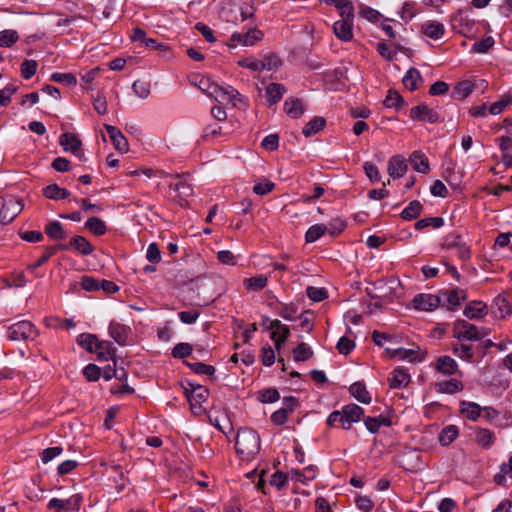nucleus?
<instances>
[{"label":"nucleus","mask_w":512,"mask_h":512,"mask_svg":"<svg viewBox=\"0 0 512 512\" xmlns=\"http://www.w3.org/2000/svg\"><path fill=\"white\" fill-rule=\"evenodd\" d=\"M235 449L242 460L249 461L253 459L260 450V438L258 434L248 428L238 430Z\"/></svg>","instance_id":"obj_1"},{"label":"nucleus","mask_w":512,"mask_h":512,"mask_svg":"<svg viewBox=\"0 0 512 512\" xmlns=\"http://www.w3.org/2000/svg\"><path fill=\"white\" fill-rule=\"evenodd\" d=\"M39 335L35 325L27 320H21L7 327V338L11 341L34 340Z\"/></svg>","instance_id":"obj_2"},{"label":"nucleus","mask_w":512,"mask_h":512,"mask_svg":"<svg viewBox=\"0 0 512 512\" xmlns=\"http://www.w3.org/2000/svg\"><path fill=\"white\" fill-rule=\"evenodd\" d=\"M209 97L214 98L219 103H231L234 107H238V102L247 104L243 101L240 93L232 86H221L216 83L215 86L208 88Z\"/></svg>","instance_id":"obj_3"},{"label":"nucleus","mask_w":512,"mask_h":512,"mask_svg":"<svg viewBox=\"0 0 512 512\" xmlns=\"http://www.w3.org/2000/svg\"><path fill=\"white\" fill-rule=\"evenodd\" d=\"M23 209V204L14 197H0V225L12 222Z\"/></svg>","instance_id":"obj_4"},{"label":"nucleus","mask_w":512,"mask_h":512,"mask_svg":"<svg viewBox=\"0 0 512 512\" xmlns=\"http://www.w3.org/2000/svg\"><path fill=\"white\" fill-rule=\"evenodd\" d=\"M453 335L459 341H476L481 339L478 328L465 320H459L454 324Z\"/></svg>","instance_id":"obj_5"},{"label":"nucleus","mask_w":512,"mask_h":512,"mask_svg":"<svg viewBox=\"0 0 512 512\" xmlns=\"http://www.w3.org/2000/svg\"><path fill=\"white\" fill-rule=\"evenodd\" d=\"M77 343L89 352H98V357H104L103 350L108 344L104 341L100 342L93 334L82 333L77 337Z\"/></svg>","instance_id":"obj_6"},{"label":"nucleus","mask_w":512,"mask_h":512,"mask_svg":"<svg viewBox=\"0 0 512 512\" xmlns=\"http://www.w3.org/2000/svg\"><path fill=\"white\" fill-rule=\"evenodd\" d=\"M410 118L416 121H424L431 124L438 123L440 121L439 114L429 108L426 104H420L413 107L410 110Z\"/></svg>","instance_id":"obj_7"},{"label":"nucleus","mask_w":512,"mask_h":512,"mask_svg":"<svg viewBox=\"0 0 512 512\" xmlns=\"http://www.w3.org/2000/svg\"><path fill=\"white\" fill-rule=\"evenodd\" d=\"M496 314L500 318H505L512 313V290H505L494 299Z\"/></svg>","instance_id":"obj_8"},{"label":"nucleus","mask_w":512,"mask_h":512,"mask_svg":"<svg viewBox=\"0 0 512 512\" xmlns=\"http://www.w3.org/2000/svg\"><path fill=\"white\" fill-rule=\"evenodd\" d=\"M267 329L272 331L271 339L274 341L275 347L279 351L282 344L290 335L288 326L282 324L279 320H272L270 321V325L267 327Z\"/></svg>","instance_id":"obj_9"},{"label":"nucleus","mask_w":512,"mask_h":512,"mask_svg":"<svg viewBox=\"0 0 512 512\" xmlns=\"http://www.w3.org/2000/svg\"><path fill=\"white\" fill-rule=\"evenodd\" d=\"M185 395L188 401H195L197 403H204L208 400L209 390L199 384H193L191 382H187L183 386Z\"/></svg>","instance_id":"obj_10"},{"label":"nucleus","mask_w":512,"mask_h":512,"mask_svg":"<svg viewBox=\"0 0 512 512\" xmlns=\"http://www.w3.org/2000/svg\"><path fill=\"white\" fill-rule=\"evenodd\" d=\"M59 143L65 151L73 153L81 160L83 159L84 154L81 150L82 143L81 140L75 134L67 132L63 133L60 136Z\"/></svg>","instance_id":"obj_11"},{"label":"nucleus","mask_w":512,"mask_h":512,"mask_svg":"<svg viewBox=\"0 0 512 512\" xmlns=\"http://www.w3.org/2000/svg\"><path fill=\"white\" fill-rule=\"evenodd\" d=\"M413 307L421 311H433L440 304V298L433 294L416 295L412 301Z\"/></svg>","instance_id":"obj_12"},{"label":"nucleus","mask_w":512,"mask_h":512,"mask_svg":"<svg viewBox=\"0 0 512 512\" xmlns=\"http://www.w3.org/2000/svg\"><path fill=\"white\" fill-rule=\"evenodd\" d=\"M104 128L107 131L115 149L121 153L127 152L129 149L128 140L123 133L117 127L109 124H105Z\"/></svg>","instance_id":"obj_13"},{"label":"nucleus","mask_w":512,"mask_h":512,"mask_svg":"<svg viewBox=\"0 0 512 512\" xmlns=\"http://www.w3.org/2000/svg\"><path fill=\"white\" fill-rule=\"evenodd\" d=\"M70 248H74L84 256L90 255L94 251L93 245L83 236H74L69 244L60 245V249L63 250H69Z\"/></svg>","instance_id":"obj_14"},{"label":"nucleus","mask_w":512,"mask_h":512,"mask_svg":"<svg viewBox=\"0 0 512 512\" xmlns=\"http://www.w3.org/2000/svg\"><path fill=\"white\" fill-rule=\"evenodd\" d=\"M354 20L340 19L333 24V31L336 37L342 41L348 42L353 38Z\"/></svg>","instance_id":"obj_15"},{"label":"nucleus","mask_w":512,"mask_h":512,"mask_svg":"<svg viewBox=\"0 0 512 512\" xmlns=\"http://www.w3.org/2000/svg\"><path fill=\"white\" fill-rule=\"evenodd\" d=\"M410 374L408 370L404 367L395 368L389 377L390 387L391 388H402L406 387L410 382Z\"/></svg>","instance_id":"obj_16"},{"label":"nucleus","mask_w":512,"mask_h":512,"mask_svg":"<svg viewBox=\"0 0 512 512\" xmlns=\"http://www.w3.org/2000/svg\"><path fill=\"white\" fill-rule=\"evenodd\" d=\"M284 111L289 117L297 119L303 115L305 107L301 99L290 97L284 103Z\"/></svg>","instance_id":"obj_17"},{"label":"nucleus","mask_w":512,"mask_h":512,"mask_svg":"<svg viewBox=\"0 0 512 512\" xmlns=\"http://www.w3.org/2000/svg\"><path fill=\"white\" fill-rule=\"evenodd\" d=\"M388 174L392 178H400L407 171V163L405 159L400 156H393L388 161Z\"/></svg>","instance_id":"obj_18"},{"label":"nucleus","mask_w":512,"mask_h":512,"mask_svg":"<svg viewBox=\"0 0 512 512\" xmlns=\"http://www.w3.org/2000/svg\"><path fill=\"white\" fill-rule=\"evenodd\" d=\"M463 314L469 319L482 318L487 314V305L482 301H472L466 305Z\"/></svg>","instance_id":"obj_19"},{"label":"nucleus","mask_w":512,"mask_h":512,"mask_svg":"<svg viewBox=\"0 0 512 512\" xmlns=\"http://www.w3.org/2000/svg\"><path fill=\"white\" fill-rule=\"evenodd\" d=\"M422 32L431 39H440L445 32V27L438 21H427L422 27Z\"/></svg>","instance_id":"obj_20"},{"label":"nucleus","mask_w":512,"mask_h":512,"mask_svg":"<svg viewBox=\"0 0 512 512\" xmlns=\"http://www.w3.org/2000/svg\"><path fill=\"white\" fill-rule=\"evenodd\" d=\"M129 331L128 327L117 322H111L109 325L110 336L120 345L126 344Z\"/></svg>","instance_id":"obj_21"},{"label":"nucleus","mask_w":512,"mask_h":512,"mask_svg":"<svg viewBox=\"0 0 512 512\" xmlns=\"http://www.w3.org/2000/svg\"><path fill=\"white\" fill-rule=\"evenodd\" d=\"M442 296L452 306H460L467 298V293L463 289L453 288L442 292Z\"/></svg>","instance_id":"obj_22"},{"label":"nucleus","mask_w":512,"mask_h":512,"mask_svg":"<svg viewBox=\"0 0 512 512\" xmlns=\"http://www.w3.org/2000/svg\"><path fill=\"white\" fill-rule=\"evenodd\" d=\"M285 93V87L279 83H270L265 91L267 101L270 105H274L281 100Z\"/></svg>","instance_id":"obj_23"},{"label":"nucleus","mask_w":512,"mask_h":512,"mask_svg":"<svg viewBox=\"0 0 512 512\" xmlns=\"http://www.w3.org/2000/svg\"><path fill=\"white\" fill-rule=\"evenodd\" d=\"M344 418L348 421L351 427L352 423L360 421L364 414V410L356 404L345 405L342 410Z\"/></svg>","instance_id":"obj_24"},{"label":"nucleus","mask_w":512,"mask_h":512,"mask_svg":"<svg viewBox=\"0 0 512 512\" xmlns=\"http://www.w3.org/2000/svg\"><path fill=\"white\" fill-rule=\"evenodd\" d=\"M410 162L417 172L427 174L430 171L428 158L419 151L412 154Z\"/></svg>","instance_id":"obj_25"},{"label":"nucleus","mask_w":512,"mask_h":512,"mask_svg":"<svg viewBox=\"0 0 512 512\" xmlns=\"http://www.w3.org/2000/svg\"><path fill=\"white\" fill-rule=\"evenodd\" d=\"M349 391L359 402L364 404H369L371 402V396L362 382L353 383L350 386Z\"/></svg>","instance_id":"obj_26"},{"label":"nucleus","mask_w":512,"mask_h":512,"mask_svg":"<svg viewBox=\"0 0 512 512\" xmlns=\"http://www.w3.org/2000/svg\"><path fill=\"white\" fill-rule=\"evenodd\" d=\"M171 189L177 192V197L179 198L180 205H184L186 199L193 194V187L190 183L185 180H181L174 185H170Z\"/></svg>","instance_id":"obj_27"},{"label":"nucleus","mask_w":512,"mask_h":512,"mask_svg":"<svg viewBox=\"0 0 512 512\" xmlns=\"http://www.w3.org/2000/svg\"><path fill=\"white\" fill-rule=\"evenodd\" d=\"M43 195L51 200H60L68 198L70 192L65 188L59 187L57 184H50L43 189Z\"/></svg>","instance_id":"obj_28"},{"label":"nucleus","mask_w":512,"mask_h":512,"mask_svg":"<svg viewBox=\"0 0 512 512\" xmlns=\"http://www.w3.org/2000/svg\"><path fill=\"white\" fill-rule=\"evenodd\" d=\"M459 435V429L455 425L444 427L439 434V443L442 446L450 445Z\"/></svg>","instance_id":"obj_29"},{"label":"nucleus","mask_w":512,"mask_h":512,"mask_svg":"<svg viewBox=\"0 0 512 512\" xmlns=\"http://www.w3.org/2000/svg\"><path fill=\"white\" fill-rule=\"evenodd\" d=\"M404 86L410 91H414L418 87V83L422 81L420 72L416 68H410L403 77Z\"/></svg>","instance_id":"obj_30"},{"label":"nucleus","mask_w":512,"mask_h":512,"mask_svg":"<svg viewBox=\"0 0 512 512\" xmlns=\"http://www.w3.org/2000/svg\"><path fill=\"white\" fill-rule=\"evenodd\" d=\"M46 234L53 240H63L67 237L62 224L59 221H52L45 227Z\"/></svg>","instance_id":"obj_31"},{"label":"nucleus","mask_w":512,"mask_h":512,"mask_svg":"<svg viewBox=\"0 0 512 512\" xmlns=\"http://www.w3.org/2000/svg\"><path fill=\"white\" fill-rule=\"evenodd\" d=\"M460 411H461L462 415H464L466 418H468L472 421H476L480 416L481 407L474 402L463 401V402H461V410Z\"/></svg>","instance_id":"obj_32"},{"label":"nucleus","mask_w":512,"mask_h":512,"mask_svg":"<svg viewBox=\"0 0 512 512\" xmlns=\"http://www.w3.org/2000/svg\"><path fill=\"white\" fill-rule=\"evenodd\" d=\"M85 228L97 236L104 235L107 231L105 222L98 217H90L85 222Z\"/></svg>","instance_id":"obj_33"},{"label":"nucleus","mask_w":512,"mask_h":512,"mask_svg":"<svg viewBox=\"0 0 512 512\" xmlns=\"http://www.w3.org/2000/svg\"><path fill=\"white\" fill-rule=\"evenodd\" d=\"M325 123H326V121L324 118L314 117L303 127L302 133L306 137H310V136L318 133L320 130H322L325 126Z\"/></svg>","instance_id":"obj_34"},{"label":"nucleus","mask_w":512,"mask_h":512,"mask_svg":"<svg viewBox=\"0 0 512 512\" xmlns=\"http://www.w3.org/2000/svg\"><path fill=\"white\" fill-rule=\"evenodd\" d=\"M79 497H72L70 499H58V498H52L48 502V508L49 509H56L58 512L62 510H68L73 503H75L77 506H79Z\"/></svg>","instance_id":"obj_35"},{"label":"nucleus","mask_w":512,"mask_h":512,"mask_svg":"<svg viewBox=\"0 0 512 512\" xmlns=\"http://www.w3.org/2000/svg\"><path fill=\"white\" fill-rule=\"evenodd\" d=\"M437 369L447 375H452L457 370V363L449 356H442L437 361Z\"/></svg>","instance_id":"obj_36"},{"label":"nucleus","mask_w":512,"mask_h":512,"mask_svg":"<svg viewBox=\"0 0 512 512\" xmlns=\"http://www.w3.org/2000/svg\"><path fill=\"white\" fill-rule=\"evenodd\" d=\"M422 204L418 200H413L409 205L401 212V217L404 220L416 219L422 211Z\"/></svg>","instance_id":"obj_37"},{"label":"nucleus","mask_w":512,"mask_h":512,"mask_svg":"<svg viewBox=\"0 0 512 512\" xmlns=\"http://www.w3.org/2000/svg\"><path fill=\"white\" fill-rule=\"evenodd\" d=\"M384 105L387 108L400 110L404 105V99L397 91L389 90L384 100Z\"/></svg>","instance_id":"obj_38"},{"label":"nucleus","mask_w":512,"mask_h":512,"mask_svg":"<svg viewBox=\"0 0 512 512\" xmlns=\"http://www.w3.org/2000/svg\"><path fill=\"white\" fill-rule=\"evenodd\" d=\"M452 352L458 358L465 360V361H471L473 358L472 347H471V345H468V344H463V343L453 344Z\"/></svg>","instance_id":"obj_39"},{"label":"nucleus","mask_w":512,"mask_h":512,"mask_svg":"<svg viewBox=\"0 0 512 512\" xmlns=\"http://www.w3.org/2000/svg\"><path fill=\"white\" fill-rule=\"evenodd\" d=\"M438 392L453 394L463 389V385L456 379H450L438 383Z\"/></svg>","instance_id":"obj_40"},{"label":"nucleus","mask_w":512,"mask_h":512,"mask_svg":"<svg viewBox=\"0 0 512 512\" xmlns=\"http://www.w3.org/2000/svg\"><path fill=\"white\" fill-rule=\"evenodd\" d=\"M328 228L324 224L312 225L305 234V240L308 243L317 241L322 235L327 232Z\"/></svg>","instance_id":"obj_41"},{"label":"nucleus","mask_w":512,"mask_h":512,"mask_svg":"<svg viewBox=\"0 0 512 512\" xmlns=\"http://www.w3.org/2000/svg\"><path fill=\"white\" fill-rule=\"evenodd\" d=\"M328 425L332 427H341L343 429H350L348 421L344 418V414L342 411H334L332 412L327 419Z\"/></svg>","instance_id":"obj_42"},{"label":"nucleus","mask_w":512,"mask_h":512,"mask_svg":"<svg viewBox=\"0 0 512 512\" xmlns=\"http://www.w3.org/2000/svg\"><path fill=\"white\" fill-rule=\"evenodd\" d=\"M494 440V433L488 429H479L476 433V442L484 448H489Z\"/></svg>","instance_id":"obj_43"},{"label":"nucleus","mask_w":512,"mask_h":512,"mask_svg":"<svg viewBox=\"0 0 512 512\" xmlns=\"http://www.w3.org/2000/svg\"><path fill=\"white\" fill-rule=\"evenodd\" d=\"M259 64H260V71H264V70L271 71V70L275 69L276 67H278L281 64V61L276 54L270 53V54L264 56L263 59L259 60Z\"/></svg>","instance_id":"obj_44"},{"label":"nucleus","mask_w":512,"mask_h":512,"mask_svg":"<svg viewBox=\"0 0 512 512\" xmlns=\"http://www.w3.org/2000/svg\"><path fill=\"white\" fill-rule=\"evenodd\" d=\"M19 40L16 30L7 29L0 32V47H11Z\"/></svg>","instance_id":"obj_45"},{"label":"nucleus","mask_w":512,"mask_h":512,"mask_svg":"<svg viewBox=\"0 0 512 512\" xmlns=\"http://www.w3.org/2000/svg\"><path fill=\"white\" fill-rule=\"evenodd\" d=\"M473 89L474 85L470 81H462L455 86L453 94L458 99H464L472 93Z\"/></svg>","instance_id":"obj_46"},{"label":"nucleus","mask_w":512,"mask_h":512,"mask_svg":"<svg viewBox=\"0 0 512 512\" xmlns=\"http://www.w3.org/2000/svg\"><path fill=\"white\" fill-rule=\"evenodd\" d=\"M444 224L442 217H428L423 218L415 223L416 230H423L426 227L432 226L434 228H440Z\"/></svg>","instance_id":"obj_47"},{"label":"nucleus","mask_w":512,"mask_h":512,"mask_svg":"<svg viewBox=\"0 0 512 512\" xmlns=\"http://www.w3.org/2000/svg\"><path fill=\"white\" fill-rule=\"evenodd\" d=\"M267 277L264 275H258L244 280V283L248 289L259 291L267 285Z\"/></svg>","instance_id":"obj_48"},{"label":"nucleus","mask_w":512,"mask_h":512,"mask_svg":"<svg viewBox=\"0 0 512 512\" xmlns=\"http://www.w3.org/2000/svg\"><path fill=\"white\" fill-rule=\"evenodd\" d=\"M264 34L259 29H251L246 33H243L242 45L243 46H253L257 41L263 38Z\"/></svg>","instance_id":"obj_49"},{"label":"nucleus","mask_w":512,"mask_h":512,"mask_svg":"<svg viewBox=\"0 0 512 512\" xmlns=\"http://www.w3.org/2000/svg\"><path fill=\"white\" fill-rule=\"evenodd\" d=\"M312 355H313V351L305 343L299 344L293 350V356H294L295 361H305V360L311 358Z\"/></svg>","instance_id":"obj_50"},{"label":"nucleus","mask_w":512,"mask_h":512,"mask_svg":"<svg viewBox=\"0 0 512 512\" xmlns=\"http://www.w3.org/2000/svg\"><path fill=\"white\" fill-rule=\"evenodd\" d=\"M306 294L314 302H321L328 297V292L323 287L309 286L306 289Z\"/></svg>","instance_id":"obj_51"},{"label":"nucleus","mask_w":512,"mask_h":512,"mask_svg":"<svg viewBox=\"0 0 512 512\" xmlns=\"http://www.w3.org/2000/svg\"><path fill=\"white\" fill-rule=\"evenodd\" d=\"M393 357H398L401 360L409 359L410 361H422L424 356H416V351L414 349H405L399 348L394 350Z\"/></svg>","instance_id":"obj_52"},{"label":"nucleus","mask_w":512,"mask_h":512,"mask_svg":"<svg viewBox=\"0 0 512 512\" xmlns=\"http://www.w3.org/2000/svg\"><path fill=\"white\" fill-rule=\"evenodd\" d=\"M494 45V39L491 36H488L480 41H476L471 51L474 53H486L492 46Z\"/></svg>","instance_id":"obj_53"},{"label":"nucleus","mask_w":512,"mask_h":512,"mask_svg":"<svg viewBox=\"0 0 512 512\" xmlns=\"http://www.w3.org/2000/svg\"><path fill=\"white\" fill-rule=\"evenodd\" d=\"M193 349L192 346L189 343H178L175 345V347L172 349V356L174 358H185L191 355Z\"/></svg>","instance_id":"obj_54"},{"label":"nucleus","mask_w":512,"mask_h":512,"mask_svg":"<svg viewBox=\"0 0 512 512\" xmlns=\"http://www.w3.org/2000/svg\"><path fill=\"white\" fill-rule=\"evenodd\" d=\"M58 249H60V245L59 246H50V247H47L43 253V255L32 265L29 266L30 269H36L40 266H42L43 264H45L53 255H55V253L58 251Z\"/></svg>","instance_id":"obj_55"},{"label":"nucleus","mask_w":512,"mask_h":512,"mask_svg":"<svg viewBox=\"0 0 512 512\" xmlns=\"http://www.w3.org/2000/svg\"><path fill=\"white\" fill-rule=\"evenodd\" d=\"M38 64L35 60H25L21 64V75L24 79H30L37 70Z\"/></svg>","instance_id":"obj_56"},{"label":"nucleus","mask_w":512,"mask_h":512,"mask_svg":"<svg viewBox=\"0 0 512 512\" xmlns=\"http://www.w3.org/2000/svg\"><path fill=\"white\" fill-rule=\"evenodd\" d=\"M132 89L134 93L142 99H146L151 93L150 84L140 80L133 83Z\"/></svg>","instance_id":"obj_57"},{"label":"nucleus","mask_w":512,"mask_h":512,"mask_svg":"<svg viewBox=\"0 0 512 512\" xmlns=\"http://www.w3.org/2000/svg\"><path fill=\"white\" fill-rule=\"evenodd\" d=\"M51 80L59 83H64L67 86H75L77 84L76 77L71 73H53Z\"/></svg>","instance_id":"obj_58"},{"label":"nucleus","mask_w":512,"mask_h":512,"mask_svg":"<svg viewBox=\"0 0 512 512\" xmlns=\"http://www.w3.org/2000/svg\"><path fill=\"white\" fill-rule=\"evenodd\" d=\"M196 374L213 375L215 368L211 365H206L202 362L188 363L185 362Z\"/></svg>","instance_id":"obj_59"},{"label":"nucleus","mask_w":512,"mask_h":512,"mask_svg":"<svg viewBox=\"0 0 512 512\" xmlns=\"http://www.w3.org/2000/svg\"><path fill=\"white\" fill-rule=\"evenodd\" d=\"M355 503L358 509L363 512H371L374 507L371 498L365 495H358L355 499Z\"/></svg>","instance_id":"obj_60"},{"label":"nucleus","mask_w":512,"mask_h":512,"mask_svg":"<svg viewBox=\"0 0 512 512\" xmlns=\"http://www.w3.org/2000/svg\"><path fill=\"white\" fill-rule=\"evenodd\" d=\"M336 347L341 354L347 355L354 349L355 343L348 337L342 336Z\"/></svg>","instance_id":"obj_61"},{"label":"nucleus","mask_w":512,"mask_h":512,"mask_svg":"<svg viewBox=\"0 0 512 512\" xmlns=\"http://www.w3.org/2000/svg\"><path fill=\"white\" fill-rule=\"evenodd\" d=\"M146 258L151 263H158L161 261V252L156 243H151L148 245Z\"/></svg>","instance_id":"obj_62"},{"label":"nucleus","mask_w":512,"mask_h":512,"mask_svg":"<svg viewBox=\"0 0 512 512\" xmlns=\"http://www.w3.org/2000/svg\"><path fill=\"white\" fill-rule=\"evenodd\" d=\"M81 287L86 291L100 290L101 281H98L90 276H83L80 282Z\"/></svg>","instance_id":"obj_63"},{"label":"nucleus","mask_w":512,"mask_h":512,"mask_svg":"<svg viewBox=\"0 0 512 512\" xmlns=\"http://www.w3.org/2000/svg\"><path fill=\"white\" fill-rule=\"evenodd\" d=\"M261 360L263 365L271 366L275 361V352L270 345H266L261 351Z\"/></svg>","instance_id":"obj_64"}]
</instances>
